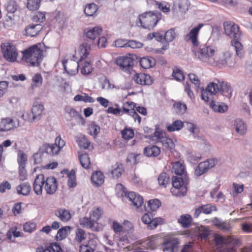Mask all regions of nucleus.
Returning <instances> with one entry per match:
<instances>
[{
  "label": "nucleus",
  "instance_id": "1",
  "mask_svg": "<svg viewBox=\"0 0 252 252\" xmlns=\"http://www.w3.org/2000/svg\"><path fill=\"white\" fill-rule=\"evenodd\" d=\"M202 24L192 28L186 35V40L190 41L192 44V51L194 56L202 62L210 64H214L217 50L214 47L200 45L198 40L199 31L203 27Z\"/></svg>",
  "mask_w": 252,
  "mask_h": 252
},
{
  "label": "nucleus",
  "instance_id": "2",
  "mask_svg": "<svg viewBox=\"0 0 252 252\" xmlns=\"http://www.w3.org/2000/svg\"><path fill=\"white\" fill-rule=\"evenodd\" d=\"M44 186L47 194L52 195L55 193L58 188L56 179L54 177H48L45 180L42 174L37 176L33 184V189L35 194L38 195L42 194Z\"/></svg>",
  "mask_w": 252,
  "mask_h": 252
},
{
  "label": "nucleus",
  "instance_id": "3",
  "mask_svg": "<svg viewBox=\"0 0 252 252\" xmlns=\"http://www.w3.org/2000/svg\"><path fill=\"white\" fill-rule=\"evenodd\" d=\"M46 52L45 46L41 43L33 45L22 52L23 59L32 66H38Z\"/></svg>",
  "mask_w": 252,
  "mask_h": 252
},
{
  "label": "nucleus",
  "instance_id": "4",
  "mask_svg": "<svg viewBox=\"0 0 252 252\" xmlns=\"http://www.w3.org/2000/svg\"><path fill=\"white\" fill-rule=\"evenodd\" d=\"M161 18V14L158 11L146 12L139 16L136 24L144 29H151L157 25Z\"/></svg>",
  "mask_w": 252,
  "mask_h": 252
},
{
  "label": "nucleus",
  "instance_id": "5",
  "mask_svg": "<svg viewBox=\"0 0 252 252\" xmlns=\"http://www.w3.org/2000/svg\"><path fill=\"white\" fill-rule=\"evenodd\" d=\"M1 48L4 58L9 62H14L18 57V51L15 46L9 43L2 44Z\"/></svg>",
  "mask_w": 252,
  "mask_h": 252
},
{
  "label": "nucleus",
  "instance_id": "6",
  "mask_svg": "<svg viewBox=\"0 0 252 252\" xmlns=\"http://www.w3.org/2000/svg\"><path fill=\"white\" fill-rule=\"evenodd\" d=\"M186 182L184 181L182 178L174 176L172 177L173 188L171 189V192L175 196H184L186 192L187 189L183 186Z\"/></svg>",
  "mask_w": 252,
  "mask_h": 252
},
{
  "label": "nucleus",
  "instance_id": "7",
  "mask_svg": "<svg viewBox=\"0 0 252 252\" xmlns=\"http://www.w3.org/2000/svg\"><path fill=\"white\" fill-rule=\"evenodd\" d=\"M118 189H122L125 193V196L129 199V200L131 202L132 204L136 208H138L142 206L144 203L143 197L139 194L133 191L126 192V189L122 184H118L117 186Z\"/></svg>",
  "mask_w": 252,
  "mask_h": 252
},
{
  "label": "nucleus",
  "instance_id": "8",
  "mask_svg": "<svg viewBox=\"0 0 252 252\" xmlns=\"http://www.w3.org/2000/svg\"><path fill=\"white\" fill-rule=\"evenodd\" d=\"M232 54L229 52L226 51L219 54H216L214 65L219 67L232 66Z\"/></svg>",
  "mask_w": 252,
  "mask_h": 252
},
{
  "label": "nucleus",
  "instance_id": "9",
  "mask_svg": "<svg viewBox=\"0 0 252 252\" xmlns=\"http://www.w3.org/2000/svg\"><path fill=\"white\" fill-rule=\"evenodd\" d=\"M134 59L130 56H122L115 60V63L124 71L129 73L133 64Z\"/></svg>",
  "mask_w": 252,
  "mask_h": 252
},
{
  "label": "nucleus",
  "instance_id": "10",
  "mask_svg": "<svg viewBox=\"0 0 252 252\" xmlns=\"http://www.w3.org/2000/svg\"><path fill=\"white\" fill-rule=\"evenodd\" d=\"M225 33L230 37L234 39H239L241 33L239 31V27L234 23L225 22L223 24Z\"/></svg>",
  "mask_w": 252,
  "mask_h": 252
},
{
  "label": "nucleus",
  "instance_id": "11",
  "mask_svg": "<svg viewBox=\"0 0 252 252\" xmlns=\"http://www.w3.org/2000/svg\"><path fill=\"white\" fill-rule=\"evenodd\" d=\"M217 163L215 159H209L199 163L195 170V174L200 176L207 172L209 169L214 167Z\"/></svg>",
  "mask_w": 252,
  "mask_h": 252
},
{
  "label": "nucleus",
  "instance_id": "12",
  "mask_svg": "<svg viewBox=\"0 0 252 252\" xmlns=\"http://www.w3.org/2000/svg\"><path fill=\"white\" fill-rule=\"evenodd\" d=\"M201 99L206 102L209 101L208 94L211 95L215 94L219 91V84L214 82L208 85L205 90L203 87L200 88Z\"/></svg>",
  "mask_w": 252,
  "mask_h": 252
},
{
  "label": "nucleus",
  "instance_id": "13",
  "mask_svg": "<svg viewBox=\"0 0 252 252\" xmlns=\"http://www.w3.org/2000/svg\"><path fill=\"white\" fill-rule=\"evenodd\" d=\"M179 241L177 238L169 237L166 239L163 244V252H177L178 251Z\"/></svg>",
  "mask_w": 252,
  "mask_h": 252
},
{
  "label": "nucleus",
  "instance_id": "14",
  "mask_svg": "<svg viewBox=\"0 0 252 252\" xmlns=\"http://www.w3.org/2000/svg\"><path fill=\"white\" fill-rule=\"evenodd\" d=\"M19 120L14 121L10 118L1 119L0 121V131H6L19 126Z\"/></svg>",
  "mask_w": 252,
  "mask_h": 252
},
{
  "label": "nucleus",
  "instance_id": "15",
  "mask_svg": "<svg viewBox=\"0 0 252 252\" xmlns=\"http://www.w3.org/2000/svg\"><path fill=\"white\" fill-rule=\"evenodd\" d=\"M134 81L141 85H150L153 83L151 77L145 73H137L133 77Z\"/></svg>",
  "mask_w": 252,
  "mask_h": 252
},
{
  "label": "nucleus",
  "instance_id": "16",
  "mask_svg": "<svg viewBox=\"0 0 252 252\" xmlns=\"http://www.w3.org/2000/svg\"><path fill=\"white\" fill-rule=\"evenodd\" d=\"M67 62V61L66 60L63 61V64L66 72L72 74H75L77 73L80 63L71 60L69 63V66L67 67L66 65Z\"/></svg>",
  "mask_w": 252,
  "mask_h": 252
},
{
  "label": "nucleus",
  "instance_id": "17",
  "mask_svg": "<svg viewBox=\"0 0 252 252\" xmlns=\"http://www.w3.org/2000/svg\"><path fill=\"white\" fill-rule=\"evenodd\" d=\"M216 207L211 204H206L199 207L195 210L194 214V218H198L201 213L210 214L213 211H216Z\"/></svg>",
  "mask_w": 252,
  "mask_h": 252
},
{
  "label": "nucleus",
  "instance_id": "18",
  "mask_svg": "<svg viewBox=\"0 0 252 252\" xmlns=\"http://www.w3.org/2000/svg\"><path fill=\"white\" fill-rule=\"evenodd\" d=\"M129 233V232H128L127 234L125 235L123 233L121 235L115 234L114 236V240L116 242L119 247L123 248L124 246L130 243V237L128 235Z\"/></svg>",
  "mask_w": 252,
  "mask_h": 252
},
{
  "label": "nucleus",
  "instance_id": "19",
  "mask_svg": "<svg viewBox=\"0 0 252 252\" xmlns=\"http://www.w3.org/2000/svg\"><path fill=\"white\" fill-rule=\"evenodd\" d=\"M42 29V26L40 24H30L28 26L26 29V35L31 37L36 35Z\"/></svg>",
  "mask_w": 252,
  "mask_h": 252
},
{
  "label": "nucleus",
  "instance_id": "20",
  "mask_svg": "<svg viewBox=\"0 0 252 252\" xmlns=\"http://www.w3.org/2000/svg\"><path fill=\"white\" fill-rule=\"evenodd\" d=\"M41 150H42L43 153H46L50 155H55L58 154L61 149H60L59 147L54 144H45L42 145L41 148Z\"/></svg>",
  "mask_w": 252,
  "mask_h": 252
},
{
  "label": "nucleus",
  "instance_id": "21",
  "mask_svg": "<svg viewBox=\"0 0 252 252\" xmlns=\"http://www.w3.org/2000/svg\"><path fill=\"white\" fill-rule=\"evenodd\" d=\"M102 31L101 28L97 27L92 28L85 32L86 36L90 40H94L100 35Z\"/></svg>",
  "mask_w": 252,
  "mask_h": 252
},
{
  "label": "nucleus",
  "instance_id": "22",
  "mask_svg": "<svg viewBox=\"0 0 252 252\" xmlns=\"http://www.w3.org/2000/svg\"><path fill=\"white\" fill-rule=\"evenodd\" d=\"M192 218L190 215H182L178 219V222L183 228H189L191 224Z\"/></svg>",
  "mask_w": 252,
  "mask_h": 252
},
{
  "label": "nucleus",
  "instance_id": "23",
  "mask_svg": "<svg viewBox=\"0 0 252 252\" xmlns=\"http://www.w3.org/2000/svg\"><path fill=\"white\" fill-rule=\"evenodd\" d=\"M55 215L64 222L68 221L71 218L70 212L65 209H59L55 211Z\"/></svg>",
  "mask_w": 252,
  "mask_h": 252
},
{
  "label": "nucleus",
  "instance_id": "24",
  "mask_svg": "<svg viewBox=\"0 0 252 252\" xmlns=\"http://www.w3.org/2000/svg\"><path fill=\"white\" fill-rule=\"evenodd\" d=\"M234 126L236 132L240 135H244L247 131L246 124L240 119H237L234 122Z\"/></svg>",
  "mask_w": 252,
  "mask_h": 252
},
{
  "label": "nucleus",
  "instance_id": "25",
  "mask_svg": "<svg viewBox=\"0 0 252 252\" xmlns=\"http://www.w3.org/2000/svg\"><path fill=\"white\" fill-rule=\"evenodd\" d=\"M160 153V149L157 146L149 145L144 149V154L147 157H157Z\"/></svg>",
  "mask_w": 252,
  "mask_h": 252
},
{
  "label": "nucleus",
  "instance_id": "26",
  "mask_svg": "<svg viewBox=\"0 0 252 252\" xmlns=\"http://www.w3.org/2000/svg\"><path fill=\"white\" fill-rule=\"evenodd\" d=\"M43 105L38 103H34L32 109V120H39L40 119L41 115L43 112Z\"/></svg>",
  "mask_w": 252,
  "mask_h": 252
},
{
  "label": "nucleus",
  "instance_id": "27",
  "mask_svg": "<svg viewBox=\"0 0 252 252\" xmlns=\"http://www.w3.org/2000/svg\"><path fill=\"white\" fill-rule=\"evenodd\" d=\"M238 40H232L231 44L234 47L237 56L242 58L244 56L245 51L242 44Z\"/></svg>",
  "mask_w": 252,
  "mask_h": 252
},
{
  "label": "nucleus",
  "instance_id": "28",
  "mask_svg": "<svg viewBox=\"0 0 252 252\" xmlns=\"http://www.w3.org/2000/svg\"><path fill=\"white\" fill-rule=\"evenodd\" d=\"M124 171L123 166L122 164L116 163L112 167L111 174L114 179H117L121 176Z\"/></svg>",
  "mask_w": 252,
  "mask_h": 252
},
{
  "label": "nucleus",
  "instance_id": "29",
  "mask_svg": "<svg viewBox=\"0 0 252 252\" xmlns=\"http://www.w3.org/2000/svg\"><path fill=\"white\" fill-rule=\"evenodd\" d=\"M91 180L95 186H99L104 183V176L101 172L96 171L92 175Z\"/></svg>",
  "mask_w": 252,
  "mask_h": 252
},
{
  "label": "nucleus",
  "instance_id": "30",
  "mask_svg": "<svg viewBox=\"0 0 252 252\" xmlns=\"http://www.w3.org/2000/svg\"><path fill=\"white\" fill-rule=\"evenodd\" d=\"M139 62L141 66L145 69L152 67L156 63L154 58L151 57H143L141 58Z\"/></svg>",
  "mask_w": 252,
  "mask_h": 252
},
{
  "label": "nucleus",
  "instance_id": "31",
  "mask_svg": "<svg viewBox=\"0 0 252 252\" xmlns=\"http://www.w3.org/2000/svg\"><path fill=\"white\" fill-rule=\"evenodd\" d=\"M80 224L83 226L91 228L92 230L98 231V230L94 226V222L90 219V217H84L80 219Z\"/></svg>",
  "mask_w": 252,
  "mask_h": 252
},
{
  "label": "nucleus",
  "instance_id": "32",
  "mask_svg": "<svg viewBox=\"0 0 252 252\" xmlns=\"http://www.w3.org/2000/svg\"><path fill=\"white\" fill-rule=\"evenodd\" d=\"M71 227L66 226L60 229L57 232L56 238L58 240H62L65 239L70 232Z\"/></svg>",
  "mask_w": 252,
  "mask_h": 252
},
{
  "label": "nucleus",
  "instance_id": "33",
  "mask_svg": "<svg viewBox=\"0 0 252 252\" xmlns=\"http://www.w3.org/2000/svg\"><path fill=\"white\" fill-rule=\"evenodd\" d=\"M18 194H21L23 195H28L31 191V187L28 183H24L16 188Z\"/></svg>",
  "mask_w": 252,
  "mask_h": 252
},
{
  "label": "nucleus",
  "instance_id": "34",
  "mask_svg": "<svg viewBox=\"0 0 252 252\" xmlns=\"http://www.w3.org/2000/svg\"><path fill=\"white\" fill-rule=\"evenodd\" d=\"M210 106L216 112L220 113H223L226 111L228 109L227 106L224 103H217L214 101H212L210 103Z\"/></svg>",
  "mask_w": 252,
  "mask_h": 252
},
{
  "label": "nucleus",
  "instance_id": "35",
  "mask_svg": "<svg viewBox=\"0 0 252 252\" xmlns=\"http://www.w3.org/2000/svg\"><path fill=\"white\" fill-rule=\"evenodd\" d=\"M147 2L148 4L158 5V8L164 13L168 12L170 10V6L168 3H160L154 0H147Z\"/></svg>",
  "mask_w": 252,
  "mask_h": 252
},
{
  "label": "nucleus",
  "instance_id": "36",
  "mask_svg": "<svg viewBox=\"0 0 252 252\" xmlns=\"http://www.w3.org/2000/svg\"><path fill=\"white\" fill-rule=\"evenodd\" d=\"M97 10V5L94 3H92L88 4L85 7L84 11L87 16H92L96 12Z\"/></svg>",
  "mask_w": 252,
  "mask_h": 252
},
{
  "label": "nucleus",
  "instance_id": "37",
  "mask_svg": "<svg viewBox=\"0 0 252 252\" xmlns=\"http://www.w3.org/2000/svg\"><path fill=\"white\" fill-rule=\"evenodd\" d=\"M173 108L177 114L183 115L186 112L187 107L184 103L177 101L174 104Z\"/></svg>",
  "mask_w": 252,
  "mask_h": 252
},
{
  "label": "nucleus",
  "instance_id": "38",
  "mask_svg": "<svg viewBox=\"0 0 252 252\" xmlns=\"http://www.w3.org/2000/svg\"><path fill=\"white\" fill-rule=\"evenodd\" d=\"M160 142L166 150L171 151L175 147V144L173 140L166 137L161 138Z\"/></svg>",
  "mask_w": 252,
  "mask_h": 252
},
{
  "label": "nucleus",
  "instance_id": "39",
  "mask_svg": "<svg viewBox=\"0 0 252 252\" xmlns=\"http://www.w3.org/2000/svg\"><path fill=\"white\" fill-rule=\"evenodd\" d=\"M80 49L81 52L82 54L80 62H82V61L86 59L89 55L90 50L91 49V46L88 43L84 42L82 43L81 45H80Z\"/></svg>",
  "mask_w": 252,
  "mask_h": 252
},
{
  "label": "nucleus",
  "instance_id": "40",
  "mask_svg": "<svg viewBox=\"0 0 252 252\" xmlns=\"http://www.w3.org/2000/svg\"><path fill=\"white\" fill-rule=\"evenodd\" d=\"M32 83L31 85V88L32 90L36 87L41 86L43 81V78L41 74L37 73L34 74L32 78Z\"/></svg>",
  "mask_w": 252,
  "mask_h": 252
},
{
  "label": "nucleus",
  "instance_id": "41",
  "mask_svg": "<svg viewBox=\"0 0 252 252\" xmlns=\"http://www.w3.org/2000/svg\"><path fill=\"white\" fill-rule=\"evenodd\" d=\"M184 122L181 120H176L173 122L172 125H170L167 127L168 131L171 132L175 130H179L181 129L184 126Z\"/></svg>",
  "mask_w": 252,
  "mask_h": 252
},
{
  "label": "nucleus",
  "instance_id": "42",
  "mask_svg": "<svg viewBox=\"0 0 252 252\" xmlns=\"http://www.w3.org/2000/svg\"><path fill=\"white\" fill-rule=\"evenodd\" d=\"M76 141L80 148L86 149L90 146V142L84 135L76 137Z\"/></svg>",
  "mask_w": 252,
  "mask_h": 252
},
{
  "label": "nucleus",
  "instance_id": "43",
  "mask_svg": "<svg viewBox=\"0 0 252 252\" xmlns=\"http://www.w3.org/2000/svg\"><path fill=\"white\" fill-rule=\"evenodd\" d=\"M158 180L160 186L165 188L169 182V176L167 173L162 172L159 175Z\"/></svg>",
  "mask_w": 252,
  "mask_h": 252
},
{
  "label": "nucleus",
  "instance_id": "44",
  "mask_svg": "<svg viewBox=\"0 0 252 252\" xmlns=\"http://www.w3.org/2000/svg\"><path fill=\"white\" fill-rule=\"evenodd\" d=\"M79 160L83 167L85 169L89 168L91 162L88 154L85 153L80 155Z\"/></svg>",
  "mask_w": 252,
  "mask_h": 252
},
{
  "label": "nucleus",
  "instance_id": "45",
  "mask_svg": "<svg viewBox=\"0 0 252 252\" xmlns=\"http://www.w3.org/2000/svg\"><path fill=\"white\" fill-rule=\"evenodd\" d=\"M197 233L201 239H206L210 234L209 229L204 226H200L197 227Z\"/></svg>",
  "mask_w": 252,
  "mask_h": 252
},
{
  "label": "nucleus",
  "instance_id": "46",
  "mask_svg": "<svg viewBox=\"0 0 252 252\" xmlns=\"http://www.w3.org/2000/svg\"><path fill=\"white\" fill-rule=\"evenodd\" d=\"M217 246H222L223 245L227 244L231 241V238L226 239L225 238L219 235H215L214 239Z\"/></svg>",
  "mask_w": 252,
  "mask_h": 252
},
{
  "label": "nucleus",
  "instance_id": "47",
  "mask_svg": "<svg viewBox=\"0 0 252 252\" xmlns=\"http://www.w3.org/2000/svg\"><path fill=\"white\" fill-rule=\"evenodd\" d=\"M27 6L28 8L34 11L37 10L40 5L41 0H27Z\"/></svg>",
  "mask_w": 252,
  "mask_h": 252
},
{
  "label": "nucleus",
  "instance_id": "48",
  "mask_svg": "<svg viewBox=\"0 0 252 252\" xmlns=\"http://www.w3.org/2000/svg\"><path fill=\"white\" fill-rule=\"evenodd\" d=\"M102 213V210L99 208L94 209L90 213V217L91 220L95 223L99 219Z\"/></svg>",
  "mask_w": 252,
  "mask_h": 252
},
{
  "label": "nucleus",
  "instance_id": "49",
  "mask_svg": "<svg viewBox=\"0 0 252 252\" xmlns=\"http://www.w3.org/2000/svg\"><path fill=\"white\" fill-rule=\"evenodd\" d=\"M17 161L19 164V166H26L27 161V157L22 151L20 150L18 152Z\"/></svg>",
  "mask_w": 252,
  "mask_h": 252
},
{
  "label": "nucleus",
  "instance_id": "50",
  "mask_svg": "<svg viewBox=\"0 0 252 252\" xmlns=\"http://www.w3.org/2000/svg\"><path fill=\"white\" fill-rule=\"evenodd\" d=\"M88 129L90 135L95 136L100 131V127L94 123H92L89 126Z\"/></svg>",
  "mask_w": 252,
  "mask_h": 252
},
{
  "label": "nucleus",
  "instance_id": "51",
  "mask_svg": "<svg viewBox=\"0 0 252 252\" xmlns=\"http://www.w3.org/2000/svg\"><path fill=\"white\" fill-rule=\"evenodd\" d=\"M172 76L175 80L178 81H183L185 78V76L182 71L177 67L174 68Z\"/></svg>",
  "mask_w": 252,
  "mask_h": 252
},
{
  "label": "nucleus",
  "instance_id": "52",
  "mask_svg": "<svg viewBox=\"0 0 252 252\" xmlns=\"http://www.w3.org/2000/svg\"><path fill=\"white\" fill-rule=\"evenodd\" d=\"M185 171L184 166L179 162H177L173 165V171L177 175H182Z\"/></svg>",
  "mask_w": 252,
  "mask_h": 252
},
{
  "label": "nucleus",
  "instance_id": "53",
  "mask_svg": "<svg viewBox=\"0 0 252 252\" xmlns=\"http://www.w3.org/2000/svg\"><path fill=\"white\" fill-rule=\"evenodd\" d=\"M74 100L76 101H82L85 102H94V99L93 97L86 95H84L77 94L74 97Z\"/></svg>",
  "mask_w": 252,
  "mask_h": 252
},
{
  "label": "nucleus",
  "instance_id": "54",
  "mask_svg": "<svg viewBox=\"0 0 252 252\" xmlns=\"http://www.w3.org/2000/svg\"><path fill=\"white\" fill-rule=\"evenodd\" d=\"M135 107V104L133 102H127L124 104L122 107L123 112L127 113L128 115H131V112L133 111L134 107Z\"/></svg>",
  "mask_w": 252,
  "mask_h": 252
},
{
  "label": "nucleus",
  "instance_id": "55",
  "mask_svg": "<svg viewBox=\"0 0 252 252\" xmlns=\"http://www.w3.org/2000/svg\"><path fill=\"white\" fill-rule=\"evenodd\" d=\"M163 222V220L161 218L152 219L147 226L149 229H153L156 228L158 224H162Z\"/></svg>",
  "mask_w": 252,
  "mask_h": 252
},
{
  "label": "nucleus",
  "instance_id": "56",
  "mask_svg": "<svg viewBox=\"0 0 252 252\" xmlns=\"http://www.w3.org/2000/svg\"><path fill=\"white\" fill-rule=\"evenodd\" d=\"M176 36V32L173 29H171L166 32L164 34V39L167 42L172 41Z\"/></svg>",
  "mask_w": 252,
  "mask_h": 252
},
{
  "label": "nucleus",
  "instance_id": "57",
  "mask_svg": "<svg viewBox=\"0 0 252 252\" xmlns=\"http://www.w3.org/2000/svg\"><path fill=\"white\" fill-rule=\"evenodd\" d=\"M189 4L188 0H179L178 2L179 10L183 13L188 10Z\"/></svg>",
  "mask_w": 252,
  "mask_h": 252
},
{
  "label": "nucleus",
  "instance_id": "58",
  "mask_svg": "<svg viewBox=\"0 0 252 252\" xmlns=\"http://www.w3.org/2000/svg\"><path fill=\"white\" fill-rule=\"evenodd\" d=\"M67 185L69 188H74L76 186L75 172L71 171L67 174Z\"/></svg>",
  "mask_w": 252,
  "mask_h": 252
},
{
  "label": "nucleus",
  "instance_id": "59",
  "mask_svg": "<svg viewBox=\"0 0 252 252\" xmlns=\"http://www.w3.org/2000/svg\"><path fill=\"white\" fill-rule=\"evenodd\" d=\"M160 202L157 199L150 200L148 201V206L153 211H156L160 206Z\"/></svg>",
  "mask_w": 252,
  "mask_h": 252
},
{
  "label": "nucleus",
  "instance_id": "60",
  "mask_svg": "<svg viewBox=\"0 0 252 252\" xmlns=\"http://www.w3.org/2000/svg\"><path fill=\"white\" fill-rule=\"evenodd\" d=\"M122 137L124 139L129 140L134 136V131L130 128H125L122 131Z\"/></svg>",
  "mask_w": 252,
  "mask_h": 252
},
{
  "label": "nucleus",
  "instance_id": "61",
  "mask_svg": "<svg viewBox=\"0 0 252 252\" xmlns=\"http://www.w3.org/2000/svg\"><path fill=\"white\" fill-rule=\"evenodd\" d=\"M219 91L222 94L224 95L225 93H228L230 91V87L226 83L222 82L219 83Z\"/></svg>",
  "mask_w": 252,
  "mask_h": 252
},
{
  "label": "nucleus",
  "instance_id": "62",
  "mask_svg": "<svg viewBox=\"0 0 252 252\" xmlns=\"http://www.w3.org/2000/svg\"><path fill=\"white\" fill-rule=\"evenodd\" d=\"M188 76L190 82L197 87V90L198 91V89L200 90L199 87L200 83L198 77L193 73H189Z\"/></svg>",
  "mask_w": 252,
  "mask_h": 252
},
{
  "label": "nucleus",
  "instance_id": "63",
  "mask_svg": "<svg viewBox=\"0 0 252 252\" xmlns=\"http://www.w3.org/2000/svg\"><path fill=\"white\" fill-rule=\"evenodd\" d=\"M186 123L187 128L190 132L192 133L194 135L197 134L199 132V129L196 125L189 122H186Z\"/></svg>",
  "mask_w": 252,
  "mask_h": 252
},
{
  "label": "nucleus",
  "instance_id": "64",
  "mask_svg": "<svg viewBox=\"0 0 252 252\" xmlns=\"http://www.w3.org/2000/svg\"><path fill=\"white\" fill-rule=\"evenodd\" d=\"M143 46V44L140 42L130 40L127 41V47H130L132 49L141 48Z\"/></svg>",
  "mask_w": 252,
  "mask_h": 252
}]
</instances>
